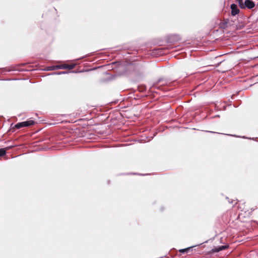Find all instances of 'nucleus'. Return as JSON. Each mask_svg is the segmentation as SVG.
<instances>
[{
  "instance_id": "nucleus-1",
  "label": "nucleus",
  "mask_w": 258,
  "mask_h": 258,
  "mask_svg": "<svg viewBox=\"0 0 258 258\" xmlns=\"http://www.w3.org/2000/svg\"><path fill=\"white\" fill-rule=\"evenodd\" d=\"M235 2L241 9L251 10L255 6V3L252 0H236Z\"/></svg>"
},
{
  "instance_id": "nucleus-2",
  "label": "nucleus",
  "mask_w": 258,
  "mask_h": 258,
  "mask_svg": "<svg viewBox=\"0 0 258 258\" xmlns=\"http://www.w3.org/2000/svg\"><path fill=\"white\" fill-rule=\"evenodd\" d=\"M181 40L180 35L177 34H171L168 35L165 38V41L167 43L173 44Z\"/></svg>"
},
{
  "instance_id": "nucleus-3",
  "label": "nucleus",
  "mask_w": 258,
  "mask_h": 258,
  "mask_svg": "<svg viewBox=\"0 0 258 258\" xmlns=\"http://www.w3.org/2000/svg\"><path fill=\"white\" fill-rule=\"evenodd\" d=\"M229 245L228 244H226L223 245H219L216 247H214L213 248L211 249V252H219L223 250L226 249L229 247Z\"/></svg>"
},
{
  "instance_id": "nucleus-4",
  "label": "nucleus",
  "mask_w": 258,
  "mask_h": 258,
  "mask_svg": "<svg viewBox=\"0 0 258 258\" xmlns=\"http://www.w3.org/2000/svg\"><path fill=\"white\" fill-rule=\"evenodd\" d=\"M230 9L231 10V14L232 16H235L240 12V10L238 9L236 4L233 3L231 4Z\"/></svg>"
},
{
  "instance_id": "nucleus-5",
  "label": "nucleus",
  "mask_w": 258,
  "mask_h": 258,
  "mask_svg": "<svg viewBox=\"0 0 258 258\" xmlns=\"http://www.w3.org/2000/svg\"><path fill=\"white\" fill-rule=\"evenodd\" d=\"M64 68H65L64 64L54 65L47 67L44 69H43V70L45 71H50L59 69H64Z\"/></svg>"
},
{
  "instance_id": "nucleus-6",
  "label": "nucleus",
  "mask_w": 258,
  "mask_h": 258,
  "mask_svg": "<svg viewBox=\"0 0 258 258\" xmlns=\"http://www.w3.org/2000/svg\"><path fill=\"white\" fill-rule=\"evenodd\" d=\"M24 127H26L24 121L16 123L13 127L10 128L8 132L11 131L13 133L15 131V129H20Z\"/></svg>"
},
{
  "instance_id": "nucleus-7",
  "label": "nucleus",
  "mask_w": 258,
  "mask_h": 258,
  "mask_svg": "<svg viewBox=\"0 0 258 258\" xmlns=\"http://www.w3.org/2000/svg\"><path fill=\"white\" fill-rule=\"evenodd\" d=\"M162 79H159L157 82H155L151 87V89H157L158 90H164V87L158 85L159 83L161 81Z\"/></svg>"
},
{
  "instance_id": "nucleus-8",
  "label": "nucleus",
  "mask_w": 258,
  "mask_h": 258,
  "mask_svg": "<svg viewBox=\"0 0 258 258\" xmlns=\"http://www.w3.org/2000/svg\"><path fill=\"white\" fill-rule=\"evenodd\" d=\"M164 53L162 48H155L152 50V54L155 56L162 55Z\"/></svg>"
},
{
  "instance_id": "nucleus-9",
  "label": "nucleus",
  "mask_w": 258,
  "mask_h": 258,
  "mask_svg": "<svg viewBox=\"0 0 258 258\" xmlns=\"http://www.w3.org/2000/svg\"><path fill=\"white\" fill-rule=\"evenodd\" d=\"M195 246H196V245L190 246V247H187V248H185L180 249L179 250V251L181 254L187 253L189 252L190 251H192V248L194 247H195Z\"/></svg>"
},
{
  "instance_id": "nucleus-10",
  "label": "nucleus",
  "mask_w": 258,
  "mask_h": 258,
  "mask_svg": "<svg viewBox=\"0 0 258 258\" xmlns=\"http://www.w3.org/2000/svg\"><path fill=\"white\" fill-rule=\"evenodd\" d=\"M13 146H10L6 148H0V157L5 156L6 154L7 150L12 148Z\"/></svg>"
},
{
  "instance_id": "nucleus-11",
  "label": "nucleus",
  "mask_w": 258,
  "mask_h": 258,
  "mask_svg": "<svg viewBox=\"0 0 258 258\" xmlns=\"http://www.w3.org/2000/svg\"><path fill=\"white\" fill-rule=\"evenodd\" d=\"M24 123L26 127H29L34 125L36 123V121L32 119H28L24 121Z\"/></svg>"
},
{
  "instance_id": "nucleus-12",
  "label": "nucleus",
  "mask_w": 258,
  "mask_h": 258,
  "mask_svg": "<svg viewBox=\"0 0 258 258\" xmlns=\"http://www.w3.org/2000/svg\"><path fill=\"white\" fill-rule=\"evenodd\" d=\"M75 67V64H69V65H66L64 64V69H68V70H72Z\"/></svg>"
},
{
  "instance_id": "nucleus-13",
  "label": "nucleus",
  "mask_w": 258,
  "mask_h": 258,
  "mask_svg": "<svg viewBox=\"0 0 258 258\" xmlns=\"http://www.w3.org/2000/svg\"><path fill=\"white\" fill-rule=\"evenodd\" d=\"M0 70H1L0 74H3L4 72H10L13 71L14 70L9 69L7 68H4L1 69Z\"/></svg>"
},
{
  "instance_id": "nucleus-14",
  "label": "nucleus",
  "mask_w": 258,
  "mask_h": 258,
  "mask_svg": "<svg viewBox=\"0 0 258 258\" xmlns=\"http://www.w3.org/2000/svg\"><path fill=\"white\" fill-rule=\"evenodd\" d=\"M69 73H75V72L74 71H72V72L62 71V72L54 73V74L59 75H62V74H68Z\"/></svg>"
},
{
  "instance_id": "nucleus-15",
  "label": "nucleus",
  "mask_w": 258,
  "mask_h": 258,
  "mask_svg": "<svg viewBox=\"0 0 258 258\" xmlns=\"http://www.w3.org/2000/svg\"><path fill=\"white\" fill-rule=\"evenodd\" d=\"M229 22L228 19H226L224 20V21L222 23L221 28H225L227 27V24Z\"/></svg>"
},
{
  "instance_id": "nucleus-16",
  "label": "nucleus",
  "mask_w": 258,
  "mask_h": 258,
  "mask_svg": "<svg viewBox=\"0 0 258 258\" xmlns=\"http://www.w3.org/2000/svg\"><path fill=\"white\" fill-rule=\"evenodd\" d=\"M206 132H208V133H213V134H219L218 133L212 132V131H206Z\"/></svg>"
},
{
  "instance_id": "nucleus-17",
  "label": "nucleus",
  "mask_w": 258,
  "mask_h": 258,
  "mask_svg": "<svg viewBox=\"0 0 258 258\" xmlns=\"http://www.w3.org/2000/svg\"><path fill=\"white\" fill-rule=\"evenodd\" d=\"M163 210H164V208H163V207H161V208H160V211H161V212H162V211H163Z\"/></svg>"
},
{
  "instance_id": "nucleus-18",
  "label": "nucleus",
  "mask_w": 258,
  "mask_h": 258,
  "mask_svg": "<svg viewBox=\"0 0 258 258\" xmlns=\"http://www.w3.org/2000/svg\"><path fill=\"white\" fill-rule=\"evenodd\" d=\"M228 136H236L235 135H228Z\"/></svg>"
},
{
  "instance_id": "nucleus-19",
  "label": "nucleus",
  "mask_w": 258,
  "mask_h": 258,
  "mask_svg": "<svg viewBox=\"0 0 258 258\" xmlns=\"http://www.w3.org/2000/svg\"><path fill=\"white\" fill-rule=\"evenodd\" d=\"M140 175H141V174H140ZM146 174H141V175H145ZM146 175H148V174H147Z\"/></svg>"
},
{
  "instance_id": "nucleus-20",
  "label": "nucleus",
  "mask_w": 258,
  "mask_h": 258,
  "mask_svg": "<svg viewBox=\"0 0 258 258\" xmlns=\"http://www.w3.org/2000/svg\"><path fill=\"white\" fill-rule=\"evenodd\" d=\"M229 202L230 203H231V204L233 203V202H232V201H231V202H230V201H229Z\"/></svg>"
},
{
  "instance_id": "nucleus-21",
  "label": "nucleus",
  "mask_w": 258,
  "mask_h": 258,
  "mask_svg": "<svg viewBox=\"0 0 258 258\" xmlns=\"http://www.w3.org/2000/svg\"><path fill=\"white\" fill-rule=\"evenodd\" d=\"M242 138H246L245 136H243Z\"/></svg>"
},
{
  "instance_id": "nucleus-22",
  "label": "nucleus",
  "mask_w": 258,
  "mask_h": 258,
  "mask_svg": "<svg viewBox=\"0 0 258 258\" xmlns=\"http://www.w3.org/2000/svg\"><path fill=\"white\" fill-rule=\"evenodd\" d=\"M134 174H138L137 173H133Z\"/></svg>"
},
{
  "instance_id": "nucleus-23",
  "label": "nucleus",
  "mask_w": 258,
  "mask_h": 258,
  "mask_svg": "<svg viewBox=\"0 0 258 258\" xmlns=\"http://www.w3.org/2000/svg\"><path fill=\"white\" fill-rule=\"evenodd\" d=\"M207 241H206L205 242H204V243H207Z\"/></svg>"
}]
</instances>
